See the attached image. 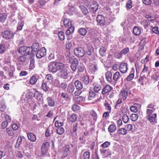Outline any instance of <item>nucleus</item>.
I'll return each mask as SVG.
<instances>
[{"label":"nucleus","mask_w":159,"mask_h":159,"mask_svg":"<svg viewBox=\"0 0 159 159\" xmlns=\"http://www.w3.org/2000/svg\"><path fill=\"white\" fill-rule=\"evenodd\" d=\"M97 21L100 25L103 26L104 25H109L111 22V20L108 18L105 20L104 16L101 15H99L97 17Z\"/></svg>","instance_id":"obj_1"},{"label":"nucleus","mask_w":159,"mask_h":159,"mask_svg":"<svg viewBox=\"0 0 159 159\" xmlns=\"http://www.w3.org/2000/svg\"><path fill=\"white\" fill-rule=\"evenodd\" d=\"M153 110L148 109L146 110V114L147 119L151 122H154L155 121V118L157 116V114L155 113L153 114Z\"/></svg>","instance_id":"obj_2"},{"label":"nucleus","mask_w":159,"mask_h":159,"mask_svg":"<svg viewBox=\"0 0 159 159\" xmlns=\"http://www.w3.org/2000/svg\"><path fill=\"white\" fill-rule=\"evenodd\" d=\"M70 146L68 144L65 145L60 152L61 158H63L67 157L70 152Z\"/></svg>","instance_id":"obj_3"},{"label":"nucleus","mask_w":159,"mask_h":159,"mask_svg":"<svg viewBox=\"0 0 159 159\" xmlns=\"http://www.w3.org/2000/svg\"><path fill=\"white\" fill-rule=\"evenodd\" d=\"M30 47H27L25 46L20 47L18 50L19 53L23 55H31L32 56L31 50Z\"/></svg>","instance_id":"obj_4"},{"label":"nucleus","mask_w":159,"mask_h":159,"mask_svg":"<svg viewBox=\"0 0 159 159\" xmlns=\"http://www.w3.org/2000/svg\"><path fill=\"white\" fill-rule=\"evenodd\" d=\"M59 73L62 78L68 79L67 81H70L71 79V77L69 75L67 70L65 69L60 70Z\"/></svg>","instance_id":"obj_5"},{"label":"nucleus","mask_w":159,"mask_h":159,"mask_svg":"<svg viewBox=\"0 0 159 159\" xmlns=\"http://www.w3.org/2000/svg\"><path fill=\"white\" fill-rule=\"evenodd\" d=\"M131 92L129 89H124L121 91L119 94V97L120 98L124 101L126 99L128 94H129Z\"/></svg>","instance_id":"obj_6"},{"label":"nucleus","mask_w":159,"mask_h":159,"mask_svg":"<svg viewBox=\"0 0 159 159\" xmlns=\"http://www.w3.org/2000/svg\"><path fill=\"white\" fill-rule=\"evenodd\" d=\"M56 61H53L49 62L48 64V70L53 73L57 72Z\"/></svg>","instance_id":"obj_7"},{"label":"nucleus","mask_w":159,"mask_h":159,"mask_svg":"<svg viewBox=\"0 0 159 159\" xmlns=\"http://www.w3.org/2000/svg\"><path fill=\"white\" fill-rule=\"evenodd\" d=\"M74 53L77 56L79 57H82L84 55V51L83 48L80 47L74 49Z\"/></svg>","instance_id":"obj_8"},{"label":"nucleus","mask_w":159,"mask_h":159,"mask_svg":"<svg viewBox=\"0 0 159 159\" xmlns=\"http://www.w3.org/2000/svg\"><path fill=\"white\" fill-rule=\"evenodd\" d=\"M3 37L6 39H11L13 38L14 34L13 32L10 30H6L2 32Z\"/></svg>","instance_id":"obj_9"},{"label":"nucleus","mask_w":159,"mask_h":159,"mask_svg":"<svg viewBox=\"0 0 159 159\" xmlns=\"http://www.w3.org/2000/svg\"><path fill=\"white\" fill-rule=\"evenodd\" d=\"M46 49L44 47L41 48L37 52L36 56L37 58L40 59L46 55Z\"/></svg>","instance_id":"obj_10"},{"label":"nucleus","mask_w":159,"mask_h":159,"mask_svg":"<svg viewBox=\"0 0 159 159\" xmlns=\"http://www.w3.org/2000/svg\"><path fill=\"white\" fill-rule=\"evenodd\" d=\"M99 7L98 4L96 2L93 1L91 4L90 5V11L93 14H95L98 10Z\"/></svg>","instance_id":"obj_11"},{"label":"nucleus","mask_w":159,"mask_h":159,"mask_svg":"<svg viewBox=\"0 0 159 159\" xmlns=\"http://www.w3.org/2000/svg\"><path fill=\"white\" fill-rule=\"evenodd\" d=\"M32 56H34L36 54L37 52L39 50V44L38 43H34L31 47Z\"/></svg>","instance_id":"obj_12"},{"label":"nucleus","mask_w":159,"mask_h":159,"mask_svg":"<svg viewBox=\"0 0 159 159\" xmlns=\"http://www.w3.org/2000/svg\"><path fill=\"white\" fill-rule=\"evenodd\" d=\"M128 70L127 65L126 63H122L120 64V70L122 73H126Z\"/></svg>","instance_id":"obj_13"},{"label":"nucleus","mask_w":159,"mask_h":159,"mask_svg":"<svg viewBox=\"0 0 159 159\" xmlns=\"http://www.w3.org/2000/svg\"><path fill=\"white\" fill-rule=\"evenodd\" d=\"M26 57L24 56H19L17 57L16 60V64L17 65H22L26 60Z\"/></svg>","instance_id":"obj_14"},{"label":"nucleus","mask_w":159,"mask_h":159,"mask_svg":"<svg viewBox=\"0 0 159 159\" xmlns=\"http://www.w3.org/2000/svg\"><path fill=\"white\" fill-rule=\"evenodd\" d=\"M6 132L8 136L14 138L15 136L14 131L11 128H7L6 129Z\"/></svg>","instance_id":"obj_15"},{"label":"nucleus","mask_w":159,"mask_h":159,"mask_svg":"<svg viewBox=\"0 0 159 159\" xmlns=\"http://www.w3.org/2000/svg\"><path fill=\"white\" fill-rule=\"evenodd\" d=\"M112 89V87L109 85L107 84L103 87L101 93L102 94H106L109 92Z\"/></svg>","instance_id":"obj_16"},{"label":"nucleus","mask_w":159,"mask_h":159,"mask_svg":"<svg viewBox=\"0 0 159 159\" xmlns=\"http://www.w3.org/2000/svg\"><path fill=\"white\" fill-rule=\"evenodd\" d=\"M89 69L90 72L93 74H95L98 70L97 66L95 64H92L90 65L89 66Z\"/></svg>","instance_id":"obj_17"},{"label":"nucleus","mask_w":159,"mask_h":159,"mask_svg":"<svg viewBox=\"0 0 159 159\" xmlns=\"http://www.w3.org/2000/svg\"><path fill=\"white\" fill-rule=\"evenodd\" d=\"M28 139L31 141L34 142L36 139V136L35 134L32 133H28L27 134Z\"/></svg>","instance_id":"obj_18"},{"label":"nucleus","mask_w":159,"mask_h":159,"mask_svg":"<svg viewBox=\"0 0 159 159\" xmlns=\"http://www.w3.org/2000/svg\"><path fill=\"white\" fill-rule=\"evenodd\" d=\"M9 46L8 43L6 42L5 43H2L0 45V53H2L5 51L6 48Z\"/></svg>","instance_id":"obj_19"},{"label":"nucleus","mask_w":159,"mask_h":159,"mask_svg":"<svg viewBox=\"0 0 159 159\" xmlns=\"http://www.w3.org/2000/svg\"><path fill=\"white\" fill-rule=\"evenodd\" d=\"M57 71L59 70H62L64 69L65 65L63 63L56 61Z\"/></svg>","instance_id":"obj_20"},{"label":"nucleus","mask_w":159,"mask_h":159,"mask_svg":"<svg viewBox=\"0 0 159 159\" xmlns=\"http://www.w3.org/2000/svg\"><path fill=\"white\" fill-rule=\"evenodd\" d=\"M81 81L85 85L88 84L89 82V77L88 75H85L81 79Z\"/></svg>","instance_id":"obj_21"},{"label":"nucleus","mask_w":159,"mask_h":159,"mask_svg":"<svg viewBox=\"0 0 159 159\" xmlns=\"http://www.w3.org/2000/svg\"><path fill=\"white\" fill-rule=\"evenodd\" d=\"M49 84L50 83H49L48 82H43L41 86L42 89L45 92L48 91L50 89Z\"/></svg>","instance_id":"obj_22"},{"label":"nucleus","mask_w":159,"mask_h":159,"mask_svg":"<svg viewBox=\"0 0 159 159\" xmlns=\"http://www.w3.org/2000/svg\"><path fill=\"white\" fill-rule=\"evenodd\" d=\"M106 78L107 80L110 83L112 81V73L110 71H107L105 74Z\"/></svg>","instance_id":"obj_23"},{"label":"nucleus","mask_w":159,"mask_h":159,"mask_svg":"<svg viewBox=\"0 0 159 159\" xmlns=\"http://www.w3.org/2000/svg\"><path fill=\"white\" fill-rule=\"evenodd\" d=\"M76 89L77 90H81L83 88V85L80 81L78 80H76L74 83Z\"/></svg>","instance_id":"obj_24"},{"label":"nucleus","mask_w":159,"mask_h":159,"mask_svg":"<svg viewBox=\"0 0 159 159\" xmlns=\"http://www.w3.org/2000/svg\"><path fill=\"white\" fill-rule=\"evenodd\" d=\"M48 105L50 107H53L55 105V102L54 100L50 97H48L46 99Z\"/></svg>","instance_id":"obj_25"},{"label":"nucleus","mask_w":159,"mask_h":159,"mask_svg":"<svg viewBox=\"0 0 159 159\" xmlns=\"http://www.w3.org/2000/svg\"><path fill=\"white\" fill-rule=\"evenodd\" d=\"M73 100L77 103H79L81 102H84L85 100V98L82 96H80L77 97L73 98Z\"/></svg>","instance_id":"obj_26"},{"label":"nucleus","mask_w":159,"mask_h":159,"mask_svg":"<svg viewBox=\"0 0 159 159\" xmlns=\"http://www.w3.org/2000/svg\"><path fill=\"white\" fill-rule=\"evenodd\" d=\"M63 22L65 27L67 28H69L71 26V21L69 19L65 18L64 19Z\"/></svg>","instance_id":"obj_27"},{"label":"nucleus","mask_w":159,"mask_h":159,"mask_svg":"<svg viewBox=\"0 0 159 159\" xmlns=\"http://www.w3.org/2000/svg\"><path fill=\"white\" fill-rule=\"evenodd\" d=\"M121 77V75L119 72L116 71L113 75V80L115 81H117Z\"/></svg>","instance_id":"obj_28"},{"label":"nucleus","mask_w":159,"mask_h":159,"mask_svg":"<svg viewBox=\"0 0 159 159\" xmlns=\"http://www.w3.org/2000/svg\"><path fill=\"white\" fill-rule=\"evenodd\" d=\"M69 62L71 63V64H74L78 65L79 61L78 59L74 57H71L69 58Z\"/></svg>","instance_id":"obj_29"},{"label":"nucleus","mask_w":159,"mask_h":159,"mask_svg":"<svg viewBox=\"0 0 159 159\" xmlns=\"http://www.w3.org/2000/svg\"><path fill=\"white\" fill-rule=\"evenodd\" d=\"M34 96L39 101H41L42 98V94L38 91H36L34 92Z\"/></svg>","instance_id":"obj_30"},{"label":"nucleus","mask_w":159,"mask_h":159,"mask_svg":"<svg viewBox=\"0 0 159 159\" xmlns=\"http://www.w3.org/2000/svg\"><path fill=\"white\" fill-rule=\"evenodd\" d=\"M117 133L119 135H125L127 133V130L124 128H120L117 130Z\"/></svg>","instance_id":"obj_31"},{"label":"nucleus","mask_w":159,"mask_h":159,"mask_svg":"<svg viewBox=\"0 0 159 159\" xmlns=\"http://www.w3.org/2000/svg\"><path fill=\"white\" fill-rule=\"evenodd\" d=\"M77 116L76 114H73L70 117L68 118L70 121L75 122L77 120Z\"/></svg>","instance_id":"obj_32"},{"label":"nucleus","mask_w":159,"mask_h":159,"mask_svg":"<svg viewBox=\"0 0 159 159\" xmlns=\"http://www.w3.org/2000/svg\"><path fill=\"white\" fill-rule=\"evenodd\" d=\"M133 33L136 35H139L141 33V30L137 26H134L133 29Z\"/></svg>","instance_id":"obj_33"},{"label":"nucleus","mask_w":159,"mask_h":159,"mask_svg":"<svg viewBox=\"0 0 159 159\" xmlns=\"http://www.w3.org/2000/svg\"><path fill=\"white\" fill-rule=\"evenodd\" d=\"M74 86L72 84H69L67 88V91L70 93H73L75 90Z\"/></svg>","instance_id":"obj_34"},{"label":"nucleus","mask_w":159,"mask_h":159,"mask_svg":"<svg viewBox=\"0 0 159 159\" xmlns=\"http://www.w3.org/2000/svg\"><path fill=\"white\" fill-rule=\"evenodd\" d=\"M134 70L132 69L131 71V73L126 78L127 81H130L132 80L134 77Z\"/></svg>","instance_id":"obj_35"},{"label":"nucleus","mask_w":159,"mask_h":159,"mask_svg":"<svg viewBox=\"0 0 159 159\" xmlns=\"http://www.w3.org/2000/svg\"><path fill=\"white\" fill-rule=\"evenodd\" d=\"M116 127L115 124H111V125L108 128V130L111 133H113L116 130Z\"/></svg>","instance_id":"obj_36"},{"label":"nucleus","mask_w":159,"mask_h":159,"mask_svg":"<svg viewBox=\"0 0 159 159\" xmlns=\"http://www.w3.org/2000/svg\"><path fill=\"white\" fill-rule=\"evenodd\" d=\"M129 51V48L128 47H126L123 49L119 53V55L122 56L123 55L126 54Z\"/></svg>","instance_id":"obj_37"},{"label":"nucleus","mask_w":159,"mask_h":159,"mask_svg":"<svg viewBox=\"0 0 159 159\" xmlns=\"http://www.w3.org/2000/svg\"><path fill=\"white\" fill-rule=\"evenodd\" d=\"M79 7L84 15H86L88 13V10L84 6L82 5H80Z\"/></svg>","instance_id":"obj_38"},{"label":"nucleus","mask_w":159,"mask_h":159,"mask_svg":"<svg viewBox=\"0 0 159 159\" xmlns=\"http://www.w3.org/2000/svg\"><path fill=\"white\" fill-rule=\"evenodd\" d=\"M24 25V22L23 21L21 20L19 21L17 24V30L19 31L21 30Z\"/></svg>","instance_id":"obj_39"},{"label":"nucleus","mask_w":159,"mask_h":159,"mask_svg":"<svg viewBox=\"0 0 159 159\" xmlns=\"http://www.w3.org/2000/svg\"><path fill=\"white\" fill-rule=\"evenodd\" d=\"M22 140L21 137L20 136L18 137L16 144L15 145V148H19L21 144V143L22 141Z\"/></svg>","instance_id":"obj_40"},{"label":"nucleus","mask_w":159,"mask_h":159,"mask_svg":"<svg viewBox=\"0 0 159 159\" xmlns=\"http://www.w3.org/2000/svg\"><path fill=\"white\" fill-rule=\"evenodd\" d=\"M58 36L59 38L61 40H63L65 39V34L63 32L61 31L58 32Z\"/></svg>","instance_id":"obj_41"},{"label":"nucleus","mask_w":159,"mask_h":159,"mask_svg":"<svg viewBox=\"0 0 159 159\" xmlns=\"http://www.w3.org/2000/svg\"><path fill=\"white\" fill-rule=\"evenodd\" d=\"M68 29L66 30V35H68L72 33L74 30V27L73 26H70L68 28Z\"/></svg>","instance_id":"obj_42"},{"label":"nucleus","mask_w":159,"mask_h":159,"mask_svg":"<svg viewBox=\"0 0 159 159\" xmlns=\"http://www.w3.org/2000/svg\"><path fill=\"white\" fill-rule=\"evenodd\" d=\"M78 32L80 35L84 36L86 34L87 31L85 29L82 28L79 29Z\"/></svg>","instance_id":"obj_43"},{"label":"nucleus","mask_w":159,"mask_h":159,"mask_svg":"<svg viewBox=\"0 0 159 159\" xmlns=\"http://www.w3.org/2000/svg\"><path fill=\"white\" fill-rule=\"evenodd\" d=\"M61 97L66 100L70 99V98L67 93L66 92H62L61 93Z\"/></svg>","instance_id":"obj_44"},{"label":"nucleus","mask_w":159,"mask_h":159,"mask_svg":"<svg viewBox=\"0 0 159 159\" xmlns=\"http://www.w3.org/2000/svg\"><path fill=\"white\" fill-rule=\"evenodd\" d=\"M64 132V129L61 127H58L57 129V133L59 135L62 134Z\"/></svg>","instance_id":"obj_45"},{"label":"nucleus","mask_w":159,"mask_h":159,"mask_svg":"<svg viewBox=\"0 0 159 159\" xmlns=\"http://www.w3.org/2000/svg\"><path fill=\"white\" fill-rule=\"evenodd\" d=\"M95 96V93L92 91L91 90L89 93V96L88 99L89 100H92L93 99Z\"/></svg>","instance_id":"obj_46"},{"label":"nucleus","mask_w":159,"mask_h":159,"mask_svg":"<svg viewBox=\"0 0 159 159\" xmlns=\"http://www.w3.org/2000/svg\"><path fill=\"white\" fill-rule=\"evenodd\" d=\"M7 15L5 13L0 14V21L4 22L6 19Z\"/></svg>","instance_id":"obj_47"},{"label":"nucleus","mask_w":159,"mask_h":159,"mask_svg":"<svg viewBox=\"0 0 159 159\" xmlns=\"http://www.w3.org/2000/svg\"><path fill=\"white\" fill-rule=\"evenodd\" d=\"M37 80L35 76L33 75L30 78V83L31 84H34L37 82Z\"/></svg>","instance_id":"obj_48"},{"label":"nucleus","mask_w":159,"mask_h":159,"mask_svg":"<svg viewBox=\"0 0 159 159\" xmlns=\"http://www.w3.org/2000/svg\"><path fill=\"white\" fill-rule=\"evenodd\" d=\"M106 51V49L105 48L102 47L99 50V53L100 55L102 57L105 56Z\"/></svg>","instance_id":"obj_49"},{"label":"nucleus","mask_w":159,"mask_h":159,"mask_svg":"<svg viewBox=\"0 0 159 159\" xmlns=\"http://www.w3.org/2000/svg\"><path fill=\"white\" fill-rule=\"evenodd\" d=\"M46 80H48L49 82H52L53 81V77L52 75L51 74L47 75L45 78Z\"/></svg>","instance_id":"obj_50"},{"label":"nucleus","mask_w":159,"mask_h":159,"mask_svg":"<svg viewBox=\"0 0 159 159\" xmlns=\"http://www.w3.org/2000/svg\"><path fill=\"white\" fill-rule=\"evenodd\" d=\"M153 4V9H154V8H156L159 7V0H154Z\"/></svg>","instance_id":"obj_51"},{"label":"nucleus","mask_w":159,"mask_h":159,"mask_svg":"<svg viewBox=\"0 0 159 159\" xmlns=\"http://www.w3.org/2000/svg\"><path fill=\"white\" fill-rule=\"evenodd\" d=\"M148 69V67H147L145 64L144 65V68L141 72V75L145 74L147 73Z\"/></svg>","instance_id":"obj_52"},{"label":"nucleus","mask_w":159,"mask_h":159,"mask_svg":"<svg viewBox=\"0 0 159 159\" xmlns=\"http://www.w3.org/2000/svg\"><path fill=\"white\" fill-rule=\"evenodd\" d=\"M90 157V153L88 152H85L83 155V159H89Z\"/></svg>","instance_id":"obj_53"},{"label":"nucleus","mask_w":159,"mask_h":159,"mask_svg":"<svg viewBox=\"0 0 159 159\" xmlns=\"http://www.w3.org/2000/svg\"><path fill=\"white\" fill-rule=\"evenodd\" d=\"M102 87L99 85L97 84L94 86V91L96 93L98 92L101 89Z\"/></svg>","instance_id":"obj_54"},{"label":"nucleus","mask_w":159,"mask_h":159,"mask_svg":"<svg viewBox=\"0 0 159 159\" xmlns=\"http://www.w3.org/2000/svg\"><path fill=\"white\" fill-rule=\"evenodd\" d=\"M130 117L132 121H135L138 118V116L136 114H133L131 115Z\"/></svg>","instance_id":"obj_55"},{"label":"nucleus","mask_w":159,"mask_h":159,"mask_svg":"<svg viewBox=\"0 0 159 159\" xmlns=\"http://www.w3.org/2000/svg\"><path fill=\"white\" fill-rule=\"evenodd\" d=\"M110 144V142L108 141H106L101 144V147H102L103 148H105L109 147Z\"/></svg>","instance_id":"obj_56"},{"label":"nucleus","mask_w":159,"mask_h":159,"mask_svg":"<svg viewBox=\"0 0 159 159\" xmlns=\"http://www.w3.org/2000/svg\"><path fill=\"white\" fill-rule=\"evenodd\" d=\"M58 87H60L64 90H65L67 87V84L65 83H62L57 86Z\"/></svg>","instance_id":"obj_57"},{"label":"nucleus","mask_w":159,"mask_h":159,"mask_svg":"<svg viewBox=\"0 0 159 159\" xmlns=\"http://www.w3.org/2000/svg\"><path fill=\"white\" fill-rule=\"evenodd\" d=\"M122 120L125 123H127L129 120L128 116L126 114L122 116Z\"/></svg>","instance_id":"obj_58"},{"label":"nucleus","mask_w":159,"mask_h":159,"mask_svg":"<svg viewBox=\"0 0 159 159\" xmlns=\"http://www.w3.org/2000/svg\"><path fill=\"white\" fill-rule=\"evenodd\" d=\"M6 107L5 105L4 102L3 101L0 102V108L1 111H3L5 108Z\"/></svg>","instance_id":"obj_59"},{"label":"nucleus","mask_w":159,"mask_h":159,"mask_svg":"<svg viewBox=\"0 0 159 159\" xmlns=\"http://www.w3.org/2000/svg\"><path fill=\"white\" fill-rule=\"evenodd\" d=\"M91 115L94 120H96L97 117V115L96 113L93 110L91 111Z\"/></svg>","instance_id":"obj_60"},{"label":"nucleus","mask_w":159,"mask_h":159,"mask_svg":"<svg viewBox=\"0 0 159 159\" xmlns=\"http://www.w3.org/2000/svg\"><path fill=\"white\" fill-rule=\"evenodd\" d=\"M104 106L106 107V110H107V111L111 112V108L109 104L107 102H106Z\"/></svg>","instance_id":"obj_61"},{"label":"nucleus","mask_w":159,"mask_h":159,"mask_svg":"<svg viewBox=\"0 0 159 159\" xmlns=\"http://www.w3.org/2000/svg\"><path fill=\"white\" fill-rule=\"evenodd\" d=\"M93 48L91 46L90 47H89V48H88V51H87L86 53L87 54L90 56L92 54V52L93 51Z\"/></svg>","instance_id":"obj_62"},{"label":"nucleus","mask_w":159,"mask_h":159,"mask_svg":"<svg viewBox=\"0 0 159 159\" xmlns=\"http://www.w3.org/2000/svg\"><path fill=\"white\" fill-rule=\"evenodd\" d=\"M132 1L131 0H129L126 4V7L127 8L130 9L132 7L131 5Z\"/></svg>","instance_id":"obj_63"},{"label":"nucleus","mask_w":159,"mask_h":159,"mask_svg":"<svg viewBox=\"0 0 159 159\" xmlns=\"http://www.w3.org/2000/svg\"><path fill=\"white\" fill-rule=\"evenodd\" d=\"M82 93V91L81 90H77L75 91L74 92V94H73L72 95H74L75 96H78Z\"/></svg>","instance_id":"obj_64"}]
</instances>
